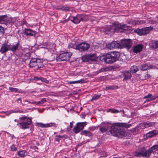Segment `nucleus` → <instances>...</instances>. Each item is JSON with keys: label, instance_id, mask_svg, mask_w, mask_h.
Segmentation results:
<instances>
[{"label": "nucleus", "instance_id": "45", "mask_svg": "<svg viewBox=\"0 0 158 158\" xmlns=\"http://www.w3.org/2000/svg\"><path fill=\"white\" fill-rule=\"evenodd\" d=\"M106 71V69L105 68H103L99 70V72H104Z\"/></svg>", "mask_w": 158, "mask_h": 158}, {"label": "nucleus", "instance_id": "59", "mask_svg": "<svg viewBox=\"0 0 158 158\" xmlns=\"http://www.w3.org/2000/svg\"><path fill=\"white\" fill-rule=\"evenodd\" d=\"M0 158H1V157H0Z\"/></svg>", "mask_w": 158, "mask_h": 158}, {"label": "nucleus", "instance_id": "11", "mask_svg": "<svg viewBox=\"0 0 158 158\" xmlns=\"http://www.w3.org/2000/svg\"><path fill=\"white\" fill-rule=\"evenodd\" d=\"M121 44L122 48H127L129 49L132 46V42L130 39H123L121 40Z\"/></svg>", "mask_w": 158, "mask_h": 158}, {"label": "nucleus", "instance_id": "51", "mask_svg": "<svg viewBox=\"0 0 158 158\" xmlns=\"http://www.w3.org/2000/svg\"><path fill=\"white\" fill-rule=\"evenodd\" d=\"M157 23V22L156 21H153L151 23L153 24H155L156 23Z\"/></svg>", "mask_w": 158, "mask_h": 158}, {"label": "nucleus", "instance_id": "36", "mask_svg": "<svg viewBox=\"0 0 158 158\" xmlns=\"http://www.w3.org/2000/svg\"><path fill=\"white\" fill-rule=\"evenodd\" d=\"M18 112L17 111H14L13 110H11V111H8L7 112H6L5 113H6V114L7 115H9L10 114H11L12 113Z\"/></svg>", "mask_w": 158, "mask_h": 158}, {"label": "nucleus", "instance_id": "40", "mask_svg": "<svg viewBox=\"0 0 158 158\" xmlns=\"http://www.w3.org/2000/svg\"><path fill=\"white\" fill-rule=\"evenodd\" d=\"M10 148L12 151H15L17 149V148L14 145H12L10 146Z\"/></svg>", "mask_w": 158, "mask_h": 158}, {"label": "nucleus", "instance_id": "13", "mask_svg": "<svg viewBox=\"0 0 158 158\" xmlns=\"http://www.w3.org/2000/svg\"><path fill=\"white\" fill-rule=\"evenodd\" d=\"M97 57L95 55L89 54L83 56L82 57V60L85 62H89L90 61H94L96 60Z\"/></svg>", "mask_w": 158, "mask_h": 158}, {"label": "nucleus", "instance_id": "42", "mask_svg": "<svg viewBox=\"0 0 158 158\" xmlns=\"http://www.w3.org/2000/svg\"><path fill=\"white\" fill-rule=\"evenodd\" d=\"M42 62V60H41L40 59H36V60L35 61V62H36V64H40V62Z\"/></svg>", "mask_w": 158, "mask_h": 158}, {"label": "nucleus", "instance_id": "34", "mask_svg": "<svg viewBox=\"0 0 158 158\" xmlns=\"http://www.w3.org/2000/svg\"><path fill=\"white\" fill-rule=\"evenodd\" d=\"M52 44H47L46 47H44V48H46L48 50H50L51 48L50 46H52Z\"/></svg>", "mask_w": 158, "mask_h": 158}, {"label": "nucleus", "instance_id": "18", "mask_svg": "<svg viewBox=\"0 0 158 158\" xmlns=\"http://www.w3.org/2000/svg\"><path fill=\"white\" fill-rule=\"evenodd\" d=\"M143 48V46L142 44L137 45L133 47V51L136 53L139 52L142 50Z\"/></svg>", "mask_w": 158, "mask_h": 158}, {"label": "nucleus", "instance_id": "55", "mask_svg": "<svg viewBox=\"0 0 158 158\" xmlns=\"http://www.w3.org/2000/svg\"><path fill=\"white\" fill-rule=\"evenodd\" d=\"M14 121H15V122H16L17 121V120L15 119L14 120Z\"/></svg>", "mask_w": 158, "mask_h": 158}, {"label": "nucleus", "instance_id": "46", "mask_svg": "<svg viewBox=\"0 0 158 158\" xmlns=\"http://www.w3.org/2000/svg\"><path fill=\"white\" fill-rule=\"evenodd\" d=\"M70 128H72L73 127V123L72 122H70Z\"/></svg>", "mask_w": 158, "mask_h": 158}, {"label": "nucleus", "instance_id": "10", "mask_svg": "<svg viewBox=\"0 0 158 158\" xmlns=\"http://www.w3.org/2000/svg\"><path fill=\"white\" fill-rule=\"evenodd\" d=\"M86 123L87 122H85L77 123L73 129V131L76 134L79 132L84 128V127L86 125Z\"/></svg>", "mask_w": 158, "mask_h": 158}, {"label": "nucleus", "instance_id": "6", "mask_svg": "<svg viewBox=\"0 0 158 158\" xmlns=\"http://www.w3.org/2000/svg\"><path fill=\"white\" fill-rule=\"evenodd\" d=\"M70 46L71 48L79 50L81 51H83L87 50L89 47V45L85 42L78 44L74 41L71 43Z\"/></svg>", "mask_w": 158, "mask_h": 158}, {"label": "nucleus", "instance_id": "33", "mask_svg": "<svg viewBox=\"0 0 158 158\" xmlns=\"http://www.w3.org/2000/svg\"><path fill=\"white\" fill-rule=\"evenodd\" d=\"M108 155L107 153L104 151H102L100 153V155L101 157H106Z\"/></svg>", "mask_w": 158, "mask_h": 158}, {"label": "nucleus", "instance_id": "14", "mask_svg": "<svg viewBox=\"0 0 158 158\" xmlns=\"http://www.w3.org/2000/svg\"><path fill=\"white\" fill-rule=\"evenodd\" d=\"M72 56V54L69 52H64L61 54L59 56L61 61L69 60Z\"/></svg>", "mask_w": 158, "mask_h": 158}, {"label": "nucleus", "instance_id": "16", "mask_svg": "<svg viewBox=\"0 0 158 158\" xmlns=\"http://www.w3.org/2000/svg\"><path fill=\"white\" fill-rule=\"evenodd\" d=\"M158 133V131L156 130H153L150 131L147 133L144 136V138L145 139H147L152 137L156 135Z\"/></svg>", "mask_w": 158, "mask_h": 158}, {"label": "nucleus", "instance_id": "35", "mask_svg": "<svg viewBox=\"0 0 158 158\" xmlns=\"http://www.w3.org/2000/svg\"><path fill=\"white\" fill-rule=\"evenodd\" d=\"M9 89L12 92H16L17 91L18 89L16 88L10 87L9 88Z\"/></svg>", "mask_w": 158, "mask_h": 158}, {"label": "nucleus", "instance_id": "44", "mask_svg": "<svg viewBox=\"0 0 158 158\" xmlns=\"http://www.w3.org/2000/svg\"><path fill=\"white\" fill-rule=\"evenodd\" d=\"M41 81H44L47 83H48V81L47 80L44 78H42Z\"/></svg>", "mask_w": 158, "mask_h": 158}, {"label": "nucleus", "instance_id": "32", "mask_svg": "<svg viewBox=\"0 0 158 158\" xmlns=\"http://www.w3.org/2000/svg\"><path fill=\"white\" fill-rule=\"evenodd\" d=\"M100 97V95L95 94L93 97L91 99L92 100H96L98 99Z\"/></svg>", "mask_w": 158, "mask_h": 158}, {"label": "nucleus", "instance_id": "15", "mask_svg": "<svg viewBox=\"0 0 158 158\" xmlns=\"http://www.w3.org/2000/svg\"><path fill=\"white\" fill-rule=\"evenodd\" d=\"M55 125V124L54 123H50L44 124L41 123H35V125L39 127L46 128L54 126Z\"/></svg>", "mask_w": 158, "mask_h": 158}, {"label": "nucleus", "instance_id": "47", "mask_svg": "<svg viewBox=\"0 0 158 158\" xmlns=\"http://www.w3.org/2000/svg\"><path fill=\"white\" fill-rule=\"evenodd\" d=\"M31 103L32 104H35V105H37V102H31Z\"/></svg>", "mask_w": 158, "mask_h": 158}, {"label": "nucleus", "instance_id": "22", "mask_svg": "<svg viewBox=\"0 0 158 158\" xmlns=\"http://www.w3.org/2000/svg\"><path fill=\"white\" fill-rule=\"evenodd\" d=\"M114 47V48H122L121 44V41H113Z\"/></svg>", "mask_w": 158, "mask_h": 158}, {"label": "nucleus", "instance_id": "2", "mask_svg": "<svg viewBox=\"0 0 158 158\" xmlns=\"http://www.w3.org/2000/svg\"><path fill=\"white\" fill-rule=\"evenodd\" d=\"M131 27L126 25H121L118 23H114L111 26L103 27L102 30L106 34H113L115 32H122L124 31L130 30Z\"/></svg>", "mask_w": 158, "mask_h": 158}, {"label": "nucleus", "instance_id": "12", "mask_svg": "<svg viewBox=\"0 0 158 158\" xmlns=\"http://www.w3.org/2000/svg\"><path fill=\"white\" fill-rule=\"evenodd\" d=\"M2 17L1 24H5L6 25L14 22V19L11 17H8L6 15H4L0 16Z\"/></svg>", "mask_w": 158, "mask_h": 158}, {"label": "nucleus", "instance_id": "8", "mask_svg": "<svg viewBox=\"0 0 158 158\" xmlns=\"http://www.w3.org/2000/svg\"><path fill=\"white\" fill-rule=\"evenodd\" d=\"M70 20L75 24H77L81 21H84L88 19L89 17L87 15L81 14L77 15L76 17H70Z\"/></svg>", "mask_w": 158, "mask_h": 158}, {"label": "nucleus", "instance_id": "28", "mask_svg": "<svg viewBox=\"0 0 158 158\" xmlns=\"http://www.w3.org/2000/svg\"><path fill=\"white\" fill-rule=\"evenodd\" d=\"M106 48L108 49H112L114 48L113 41L106 45Z\"/></svg>", "mask_w": 158, "mask_h": 158}, {"label": "nucleus", "instance_id": "48", "mask_svg": "<svg viewBox=\"0 0 158 158\" xmlns=\"http://www.w3.org/2000/svg\"><path fill=\"white\" fill-rule=\"evenodd\" d=\"M42 104L41 101H39L37 102V105H39Z\"/></svg>", "mask_w": 158, "mask_h": 158}, {"label": "nucleus", "instance_id": "30", "mask_svg": "<svg viewBox=\"0 0 158 158\" xmlns=\"http://www.w3.org/2000/svg\"><path fill=\"white\" fill-rule=\"evenodd\" d=\"M154 124V123H150L149 122L145 123H144L143 125L145 127L148 128V127L152 126Z\"/></svg>", "mask_w": 158, "mask_h": 158}, {"label": "nucleus", "instance_id": "25", "mask_svg": "<svg viewBox=\"0 0 158 158\" xmlns=\"http://www.w3.org/2000/svg\"><path fill=\"white\" fill-rule=\"evenodd\" d=\"M138 70V68L136 66H132L130 69V72L132 73H134L137 72Z\"/></svg>", "mask_w": 158, "mask_h": 158}, {"label": "nucleus", "instance_id": "24", "mask_svg": "<svg viewBox=\"0 0 158 158\" xmlns=\"http://www.w3.org/2000/svg\"><path fill=\"white\" fill-rule=\"evenodd\" d=\"M36 59L32 58L31 60L29 63V66L30 67H37L36 62Z\"/></svg>", "mask_w": 158, "mask_h": 158}, {"label": "nucleus", "instance_id": "41", "mask_svg": "<svg viewBox=\"0 0 158 158\" xmlns=\"http://www.w3.org/2000/svg\"><path fill=\"white\" fill-rule=\"evenodd\" d=\"M37 67L38 68H42L43 66V65L42 64V62H40V64H36Z\"/></svg>", "mask_w": 158, "mask_h": 158}, {"label": "nucleus", "instance_id": "54", "mask_svg": "<svg viewBox=\"0 0 158 158\" xmlns=\"http://www.w3.org/2000/svg\"><path fill=\"white\" fill-rule=\"evenodd\" d=\"M57 137L59 139H61V137L60 135L58 136Z\"/></svg>", "mask_w": 158, "mask_h": 158}, {"label": "nucleus", "instance_id": "43", "mask_svg": "<svg viewBox=\"0 0 158 158\" xmlns=\"http://www.w3.org/2000/svg\"><path fill=\"white\" fill-rule=\"evenodd\" d=\"M41 102L42 104H43L44 102L46 101V99L45 98H42L41 100Z\"/></svg>", "mask_w": 158, "mask_h": 158}, {"label": "nucleus", "instance_id": "21", "mask_svg": "<svg viewBox=\"0 0 158 158\" xmlns=\"http://www.w3.org/2000/svg\"><path fill=\"white\" fill-rule=\"evenodd\" d=\"M27 152L25 150H20L17 152V155L22 157H24L27 156Z\"/></svg>", "mask_w": 158, "mask_h": 158}, {"label": "nucleus", "instance_id": "52", "mask_svg": "<svg viewBox=\"0 0 158 158\" xmlns=\"http://www.w3.org/2000/svg\"><path fill=\"white\" fill-rule=\"evenodd\" d=\"M24 101L25 102H28L30 103H31V102H29L28 100H24L23 101Z\"/></svg>", "mask_w": 158, "mask_h": 158}, {"label": "nucleus", "instance_id": "26", "mask_svg": "<svg viewBox=\"0 0 158 158\" xmlns=\"http://www.w3.org/2000/svg\"><path fill=\"white\" fill-rule=\"evenodd\" d=\"M84 79H81L80 80L74 81H70L68 82L69 84H74L76 83H81L84 82Z\"/></svg>", "mask_w": 158, "mask_h": 158}, {"label": "nucleus", "instance_id": "1", "mask_svg": "<svg viewBox=\"0 0 158 158\" xmlns=\"http://www.w3.org/2000/svg\"><path fill=\"white\" fill-rule=\"evenodd\" d=\"M131 126V124L127 123H116L113 124L106 125L105 126L101 127L99 129L102 132L106 131L110 127V131L111 134L114 136L121 138L125 135V131L124 127H129Z\"/></svg>", "mask_w": 158, "mask_h": 158}, {"label": "nucleus", "instance_id": "50", "mask_svg": "<svg viewBox=\"0 0 158 158\" xmlns=\"http://www.w3.org/2000/svg\"><path fill=\"white\" fill-rule=\"evenodd\" d=\"M150 77V75L149 74H147V76H146V78H148Z\"/></svg>", "mask_w": 158, "mask_h": 158}, {"label": "nucleus", "instance_id": "7", "mask_svg": "<svg viewBox=\"0 0 158 158\" xmlns=\"http://www.w3.org/2000/svg\"><path fill=\"white\" fill-rule=\"evenodd\" d=\"M118 53L115 52L108 53L103 56L104 61L106 63L111 64L115 62L117 58Z\"/></svg>", "mask_w": 158, "mask_h": 158}, {"label": "nucleus", "instance_id": "49", "mask_svg": "<svg viewBox=\"0 0 158 158\" xmlns=\"http://www.w3.org/2000/svg\"><path fill=\"white\" fill-rule=\"evenodd\" d=\"M69 9V8L68 7H66L64 9H63V10H68Z\"/></svg>", "mask_w": 158, "mask_h": 158}, {"label": "nucleus", "instance_id": "31", "mask_svg": "<svg viewBox=\"0 0 158 158\" xmlns=\"http://www.w3.org/2000/svg\"><path fill=\"white\" fill-rule=\"evenodd\" d=\"M116 86H106L105 88L106 90H113L116 89Z\"/></svg>", "mask_w": 158, "mask_h": 158}, {"label": "nucleus", "instance_id": "58", "mask_svg": "<svg viewBox=\"0 0 158 158\" xmlns=\"http://www.w3.org/2000/svg\"><path fill=\"white\" fill-rule=\"evenodd\" d=\"M65 158H67V157H65Z\"/></svg>", "mask_w": 158, "mask_h": 158}, {"label": "nucleus", "instance_id": "29", "mask_svg": "<svg viewBox=\"0 0 158 158\" xmlns=\"http://www.w3.org/2000/svg\"><path fill=\"white\" fill-rule=\"evenodd\" d=\"M81 134L88 136H90L92 135V133L90 131L85 130L81 132Z\"/></svg>", "mask_w": 158, "mask_h": 158}, {"label": "nucleus", "instance_id": "23", "mask_svg": "<svg viewBox=\"0 0 158 158\" xmlns=\"http://www.w3.org/2000/svg\"><path fill=\"white\" fill-rule=\"evenodd\" d=\"M124 79L126 80L130 79L131 77V73L127 71H126L124 73Z\"/></svg>", "mask_w": 158, "mask_h": 158}, {"label": "nucleus", "instance_id": "53", "mask_svg": "<svg viewBox=\"0 0 158 158\" xmlns=\"http://www.w3.org/2000/svg\"><path fill=\"white\" fill-rule=\"evenodd\" d=\"M18 101H20V102L21 103H22V101H21V98H19L18 100Z\"/></svg>", "mask_w": 158, "mask_h": 158}, {"label": "nucleus", "instance_id": "3", "mask_svg": "<svg viewBox=\"0 0 158 158\" xmlns=\"http://www.w3.org/2000/svg\"><path fill=\"white\" fill-rule=\"evenodd\" d=\"M158 150V144L153 146L148 151L144 148H140L134 153V156L136 157H149L152 152H154Z\"/></svg>", "mask_w": 158, "mask_h": 158}, {"label": "nucleus", "instance_id": "17", "mask_svg": "<svg viewBox=\"0 0 158 158\" xmlns=\"http://www.w3.org/2000/svg\"><path fill=\"white\" fill-rule=\"evenodd\" d=\"M158 97V96L157 95L152 96V94H149L146 96H145L143 98L144 99H146L145 102H149L150 101L153 100L155 99Z\"/></svg>", "mask_w": 158, "mask_h": 158}, {"label": "nucleus", "instance_id": "37", "mask_svg": "<svg viewBox=\"0 0 158 158\" xmlns=\"http://www.w3.org/2000/svg\"><path fill=\"white\" fill-rule=\"evenodd\" d=\"M109 110L110 111L115 113H118L119 112L118 110L114 109H110Z\"/></svg>", "mask_w": 158, "mask_h": 158}, {"label": "nucleus", "instance_id": "20", "mask_svg": "<svg viewBox=\"0 0 158 158\" xmlns=\"http://www.w3.org/2000/svg\"><path fill=\"white\" fill-rule=\"evenodd\" d=\"M24 33L27 35L34 36L36 34V32L30 29H25L24 30Z\"/></svg>", "mask_w": 158, "mask_h": 158}, {"label": "nucleus", "instance_id": "39", "mask_svg": "<svg viewBox=\"0 0 158 158\" xmlns=\"http://www.w3.org/2000/svg\"><path fill=\"white\" fill-rule=\"evenodd\" d=\"M4 33V28L3 27L0 26V35H2Z\"/></svg>", "mask_w": 158, "mask_h": 158}, {"label": "nucleus", "instance_id": "57", "mask_svg": "<svg viewBox=\"0 0 158 158\" xmlns=\"http://www.w3.org/2000/svg\"><path fill=\"white\" fill-rule=\"evenodd\" d=\"M102 124H105V123L104 122H103Z\"/></svg>", "mask_w": 158, "mask_h": 158}, {"label": "nucleus", "instance_id": "38", "mask_svg": "<svg viewBox=\"0 0 158 158\" xmlns=\"http://www.w3.org/2000/svg\"><path fill=\"white\" fill-rule=\"evenodd\" d=\"M146 23V21L145 20H140L139 21H137L136 22V23L138 24H142L144 23Z\"/></svg>", "mask_w": 158, "mask_h": 158}, {"label": "nucleus", "instance_id": "5", "mask_svg": "<svg viewBox=\"0 0 158 158\" xmlns=\"http://www.w3.org/2000/svg\"><path fill=\"white\" fill-rule=\"evenodd\" d=\"M21 122L17 124V125H19V127L22 129L28 128L31 124L32 121L31 118L25 116H22L19 118Z\"/></svg>", "mask_w": 158, "mask_h": 158}, {"label": "nucleus", "instance_id": "4", "mask_svg": "<svg viewBox=\"0 0 158 158\" xmlns=\"http://www.w3.org/2000/svg\"><path fill=\"white\" fill-rule=\"evenodd\" d=\"M19 45V42L15 45L11 44L9 43L8 41H5L1 47L0 52L2 54L5 53L8 51H10L13 52L16 51Z\"/></svg>", "mask_w": 158, "mask_h": 158}, {"label": "nucleus", "instance_id": "9", "mask_svg": "<svg viewBox=\"0 0 158 158\" xmlns=\"http://www.w3.org/2000/svg\"><path fill=\"white\" fill-rule=\"evenodd\" d=\"M153 28L152 27H147L141 29H137L135 31V32L140 35H146L149 33L150 31L152 30Z\"/></svg>", "mask_w": 158, "mask_h": 158}, {"label": "nucleus", "instance_id": "27", "mask_svg": "<svg viewBox=\"0 0 158 158\" xmlns=\"http://www.w3.org/2000/svg\"><path fill=\"white\" fill-rule=\"evenodd\" d=\"M151 46L152 48L155 49L158 48V40L152 43Z\"/></svg>", "mask_w": 158, "mask_h": 158}, {"label": "nucleus", "instance_id": "19", "mask_svg": "<svg viewBox=\"0 0 158 158\" xmlns=\"http://www.w3.org/2000/svg\"><path fill=\"white\" fill-rule=\"evenodd\" d=\"M153 67L152 65L150 64H143L140 67L141 69L143 71H145L150 69H152Z\"/></svg>", "mask_w": 158, "mask_h": 158}, {"label": "nucleus", "instance_id": "56", "mask_svg": "<svg viewBox=\"0 0 158 158\" xmlns=\"http://www.w3.org/2000/svg\"><path fill=\"white\" fill-rule=\"evenodd\" d=\"M156 18H157L158 19V15H157V16H156Z\"/></svg>", "mask_w": 158, "mask_h": 158}]
</instances>
